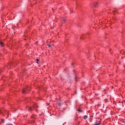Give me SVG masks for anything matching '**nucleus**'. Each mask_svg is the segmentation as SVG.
<instances>
[{"label":"nucleus","instance_id":"nucleus-1","mask_svg":"<svg viewBox=\"0 0 125 125\" xmlns=\"http://www.w3.org/2000/svg\"><path fill=\"white\" fill-rule=\"evenodd\" d=\"M37 107H38V105L37 104H35L34 106H33L32 107H28V111H29V112H31L32 110V109H33L34 108H37Z\"/></svg>","mask_w":125,"mask_h":125},{"label":"nucleus","instance_id":"nucleus-2","mask_svg":"<svg viewBox=\"0 0 125 125\" xmlns=\"http://www.w3.org/2000/svg\"><path fill=\"white\" fill-rule=\"evenodd\" d=\"M65 21H66V19H65L64 18H62V23H65Z\"/></svg>","mask_w":125,"mask_h":125},{"label":"nucleus","instance_id":"nucleus-3","mask_svg":"<svg viewBox=\"0 0 125 125\" xmlns=\"http://www.w3.org/2000/svg\"><path fill=\"white\" fill-rule=\"evenodd\" d=\"M94 6H98V2H95L94 3Z\"/></svg>","mask_w":125,"mask_h":125},{"label":"nucleus","instance_id":"nucleus-4","mask_svg":"<svg viewBox=\"0 0 125 125\" xmlns=\"http://www.w3.org/2000/svg\"><path fill=\"white\" fill-rule=\"evenodd\" d=\"M22 93H27V92L26 91V89H23V90H22Z\"/></svg>","mask_w":125,"mask_h":125},{"label":"nucleus","instance_id":"nucleus-5","mask_svg":"<svg viewBox=\"0 0 125 125\" xmlns=\"http://www.w3.org/2000/svg\"><path fill=\"white\" fill-rule=\"evenodd\" d=\"M78 111L79 113H82L83 112V110H82L81 109H79Z\"/></svg>","mask_w":125,"mask_h":125},{"label":"nucleus","instance_id":"nucleus-6","mask_svg":"<svg viewBox=\"0 0 125 125\" xmlns=\"http://www.w3.org/2000/svg\"><path fill=\"white\" fill-rule=\"evenodd\" d=\"M0 46H3V42H0Z\"/></svg>","mask_w":125,"mask_h":125},{"label":"nucleus","instance_id":"nucleus-7","mask_svg":"<svg viewBox=\"0 0 125 125\" xmlns=\"http://www.w3.org/2000/svg\"><path fill=\"white\" fill-rule=\"evenodd\" d=\"M125 50H123V51H122L121 52V54H125Z\"/></svg>","mask_w":125,"mask_h":125},{"label":"nucleus","instance_id":"nucleus-8","mask_svg":"<svg viewBox=\"0 0 125 125\" xmlns=\"http://www.w3.org/2000/svg\"><path fill=\"white\" fill-rule=\"evenodd\" d=\"M94 125H100V123H95Z\"/></svg>","mask_w":125,"mask_h":125},{"label":"nucleus","instance_id":"nucleus-9","mask_svg":"<svg viewBox=\"0 0 125 125\" xmlns=\"http://www.w3.org/2000/svg\"><path fill=\"white\" fill-rule=\"evenodd\" d=\"M83 119H84V120H85V119H87V116L85 115L83 117Z\"/></svg>","mask_w":125,"mask_h":125},{"label":"nucleus","instance_id":"nucleus-10","mask_svg":"<svg viewBox=\"0 0 125 125\" xmlns=\"http://www.w3.org/2000/svg\"><path fill=\"white\" fill-rule=\"evenodd\" d=\"M47 45L49 47H51V46H52V45H50V44H47Z\"/></svg>","mask_w":125,"mask_h":125},{"label":"nucleus","instance_id":"nucleus-11","mask_svg":"<svg viewBox=\"0 0 125 125\" xmlns=\"http://www.w3.org/2000/svg\"><path fill=\"white\" fill-rule=\"evenodd\" d=\"M35 117H36L35 115H33V116H32L31 117V118H32V119H35Z\"/></svg>","mask_w":125,"mask_h":125},{"label":"nucleus","instance_id":"nucleus-12","mask_svg":"<svg viewBox=\"0 0 125 125\" xmlns=\"http://www.w3.org/2000/svg\"><path fill=\"white\" fill-rule=\"evenodd\" d=\"M36 63H39V59L36 60Z\"/></svg>","mask_w":125,"mask_h":125},{"label":"nucleus","instance_id":"nucleus-13","mask_svg":"<svg viewBox=\"0 0 125 125\" xmlns=\"http://www.w3.org/2000/svg\"><path fill=\"white\" fill-rule=\"evenodd\" d=\"M1 122H2V123H4V120L2 119V120H1Z\"/></svg>","mask_w":125,"mask_h":125},{"label":"nucleus","instance_id":"nucleus-14","mask_svg":"<svg viewBox=\"0 0 125 125\" xmlns=\"http://www.w3.org/2000/svg\"><path fill=\"white\" fill-rule=\"evenodd\" d=\"M58 105H59V106H61V103H59L58 104Z\"/></svg>","mask_w":125,"mask_h":125},{"label":"nucleus","instance_id":"nucleus-15","mask_svg":"<svg viewBox=\"0 0 125 125\" xmlns=\"http://www.w3.org/2000/svg\"><path fill=\"white\" fill-rule=\"evenodd\" d=\"M33 123H35V121H33L32 122H31V124H32L33 125Z\"/></svg>","mask_w":125,"mask_h":125},{"label":"nucleus","instance_id":"nucleus-16","mask_svg":"<svg viewBox=\"0 0 125 125\" xmlns=\"http://www.w3.org/2000/svg\"><path fill=\"white\" fill-rule=\"evenodd\" d=\"M124 102H125V101H124L122 102V103H124Z\"/></svg>","mask_w":125,"mask_h":125},{"label":"nucleus","instance_id":"nucleus-17","mask_svg":"<svg viewBox=\"0 0 125 125\" xmlns=\"http://www.w3.org/2000/svg\"><path fill=\"white\" fill-rule=\"evenodd\" d=\"M0 113H1V112L0 111Z\"/></svg>","mask_w":125,"mask_h":125}]
</instances>
